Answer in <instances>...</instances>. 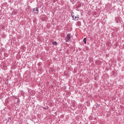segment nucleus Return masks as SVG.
<instances>
[{
  "mask_svg": "<svg viewBox=\"0 0 124 124\" xmlns=\"http://www.w3.org/2000/svg\"><path fill=\"white\" fill-rule=\"evenodd\" d=\"M71 40V34L68 33L66 35L65 38V41L66 42H69Z\"/></svg>",
  "mask_w": 124,
  "mask_h": 124,
  "instance_id": "nucleus-1",
  "label": "nucleus"
},
{
  "mask_svg": "<svg viewBox=\"0 0 124 124\" xmlns=\"http://www.w3.org/2000/svg\"><path fill=\"white\" fill-rule=\"evenodd\" d=\"M72 17L76 21H78V19H79V17L78 16H75L74 18V16H73V15H72Z\"/></svg>",
  "mask_w": 124,
  "mask_h": 124,
  "instance_id": "nucleus-3",
  "label": "nucleus"
},
{
  "mask_svg": "<svg viewBox=\"0 0 124 124\" xmlns=\"http://www.w3.org/2000/svg\"><path fill=\"white\" fill-rule=\"evenodd\" d=\"M52 44H53V45H55V46L58 45L57 42H54Z\"/></svg>",
  "mask_w": 124,
  "mask_h": 124,
  "instance_id": "nucleus-5",
  "label": "nucleus"
},
{
  "mask_svg": "<svg viewBox=\"0 0 124 124\" xmlns=\"http://www.w3.org/2000/svg\"><path fill=\"white\" fill-rule=\"evenodd\" d=\"M86 41H87V38H84V39H83V42H84L85 44H87Z\"/></svg>",
  "mask_w": 124,
  "mask_h": 124,
  "instance_id": "nucleus-4",
  "label": "nucleus"
},
{
  "mask_svg": "<svg viewBox=\"0 0 124 124\" xmlns=\"http://www.w3.org/2000/svg\"><path fill=\"white\" fill-rule=\"evenodd\" d=\"M33 11L36 14H37L39 12V11H38V8H34L33 9Z\"/></svg>",
  "mask_w": 124,
  "mask_h": 124,
  "instance_id": "nucleus-2",
  "label": "nucleus"
}]
</instances>
